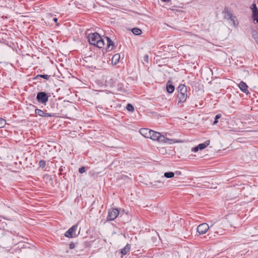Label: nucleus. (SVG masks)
<instances>
[{"instance_id":"8","label":"nucleus","mask_w":258,"mask_h":258,"mask_svg":"<svg viewBox=\"0 0 258 258\" xmlns=\"http://www.w3.org/2000/svg\"><path fill=\"white\" fill-rule=\"evenodd\" d=\"M152 132L151 130L146 128H143L140 129V133L144 137L146 138H149L151 137V133Z\"/></svg>"},{"instance_id":"27","label":"nucleus","mask_w":258,"mask_h":258,"mask_svg":"<svg viewBox=\"0 0 258 258\" xmlns=\"http://www.w3.org/2000/svg\"><path fill=\"white\" fill-rule=\"evenodd\" d=\"M221 117V114H217L215 117V120L214 124H216L218 122V120Z\"/></svg>"},{"instance_id":"18","label":"nucleus","mask_w":258,"mask_h":258,"mask_svg":"<svg viewBox=\"0 0 258 258\" xmlns=\"http://www.w3.org/2000/svg\"><path fill=\"white\" fill-rule=\"evenodd\" d=\"M174 176V173L173 172H165L164 174V176L167 178H170L173 177Z\"/></svg>"},{"instance_id":"19","label":"nucleus","mask_w":258,"mask_h":258,"mask_svg":"<svg viewBox=\"0 0 258 258\" xmlns=\"http://www.w3.org/2000/svg\"><path fill=\"white\" fill-rule=\"evenodd\" d=\"M126 108L130 112H133L135 110L134 106L130 103L127 104Z\"/></svg>"},{"instance_id":"3","label":"nucleus","mask_w":258,"mask_h":258,"mask_svg":"<svg viewBox=\"0 0 258 258\" xmlns=\"http://www.w3.org/2000/svg\"><path fill=\"white\" fill-rule=\"evenodd\" d=\"M49 96L50 95H48L46 93L40 92L37 95L36 99L38 102L45 104L48 101Z\"/></svg>"},{"instance_id":"23","label":"nucleus","mask_w":258,"mask_h":258,"mask_svg":"<svg viewBox=\"0 0 258 258\" xmlns=\"http://www.w3.org/2000/svg\"><path fill=\"white\" fill-rule=\"evenodd\" d=\"M6 123V120L0 117V128L3 127Z\"/></svg>"},{"instance_id":"29","label":"nucleus","mask_w":258,"mask_h":258,"mask_svg":"<svg viewBox=\"0 0 258 258\" xmlns=\"http://www.w3.org/2000/svg\"><path fill=\"white\" fill-rule=\"evenodd\" d=\"M69 246L70 249H73L75 247V244L74 242H72L70 244Z\"/></svg>"},{"instance_id":"26","label":"nucleus","mask_w":258,"mask_h":258,"mask_svg":"<svg viewBox=\"0 0 258 258\" xmlns=\"http://www.w3.org/2000/svg\"><path fill=\"white\" fill-rule=\"evenodd\" d=\"M252 17L254 21H256V22L258 23V12L252 14Z\"/></svg>"},{"instance_id":"34","label":"nucleus","mask_w":258,"mask_h":258,"mask_svg":"<svg viewBox=\"0 0 258 258\" xmlns=\"http://www.w3.org/2000/svg\"><path fill=\"white\" fill-rule=\"evenodd\" d=\"M0 43H2V41L0 40Z\"/></svg>"},{"instance_id":"25","label":"nucleus","mask_w":258,"mask_h":258,"mask_svg":"<svg viewBox=\"0 0 258 258\" xmlns=\"http://www.w3.org/2000/svg\"><path fill=\"white\" fill-rule=\"evenodd\" d=\"M39 165L42 168H44L46 166V162L44 160H40L39 162Z\"/></svg>"},{"instance_id":"30","label":"nucleus","mask_w":258,"mask_h":258,"mask_svg":"<svg viewBox=\"0 0 258 258\" xmlns=\"http://www.w3.org/2000/svg\"><path fill=\"white\" fill-rule=\"evenodd\" d=\"M199 150L198 146H196L193 148H192L191 151L192 152H197Z\"/></svg>"},{"instance_id":"4","label":"nucleus","mask_w":258,"mask_h":258,"mask_svg":"<svg viewBox=\"0 0 258 258\" xmlns=\"http://www.w3.org/2000/svg\"><path fill=\"white\" fill-rule=\"evenodd\" d=\"M118 215L119 211L117 209H109L107 217V220L108 221H113L116 219Z\"/></svg>"},{"instance_id":"2","label":"nucleus","mask_w":258,"mask_h":258,"mask_svg":"<svg viewBox=\"0 0 258 258\" xmlns=\"http://www.w3.org/2000/svg\"><path fill=\"white\" fill-rule=\"evenodd\" d=\"M150 136L151 137H149V139L154 141H158L159 142L167 143L170 144L175 142L173 140L168 139L165 137L164 136L161 135L159 132H155L153 130H152Z\"/></svg>"},{"instance_id":"32","label":"nucleus","mask_w":258,"mask_h":258,"mask_svg":"<svg viewBox=\"0 0 258 258\" xmlns=\"http://www.w3.org/2000/svg\"><path fill=\"white\" fill-rule=\"evenodd\" d=\"M257 36H258V34H257L256 36H255V37H254V38L255 39L256 38H257Z\"/></svg>"},{"instance_id":"21","label":"nucleus","mask_w":258,"mask_h":258,"mask_svg":"<svg viewBox=\"0 0 258 258\" xmlns=\"http://www.w3.org/2000/svg\"><path fill=\"white\" fill-rule=\"evenodd\" d=\"M39 77L43 78L46 80H48L50 77V76H48L47 75H38L35 77V79H37Z\"/></svg>"},{"instance_id":"12","label":"nucleus","mask_w":258,"mask_h":258,"mask_svg":"<svg viewBox=\"0 0 258 258\" xmlns=\"http://www.w3.org/2000/svg\"><path fill=\"white\" fill-rule=\"evenodd\" d=\"M175 88L172 82L169 80L166 84V90L169 93H172L174 91Z\"/></svg>"},{"instance_id":"11","label":"nucleus","mask_w":258,"mask_h":258,"mask_svg":"<svg viewBox=\"0 0 258 258\" xmlns=\"http://www.w3.org/2000/svg\"><path fill=\"white\" fill-rule=\"evenodd\" d=\"M177 97L178 99V104H179L185 102L187 95L186 93H178Z\"/></svg>"},{"instance_id":"16","label":"nucleus","mask_w":258,"mask_h":258,"mask_svg":"<svg viewBox=\"0 0 258 258\" xmlns=\"http://www.w3.org/2000/svg\"><path fill=\"white\" fill-rule=\"evenodd\" d=\"M132 31L135 35H139L142 33V30L138 28H133Z\"/></svg>"},{"instance_id":"14","label":"nucleus","mask_w":258,"mask_h":258,"mask_svg":"<svg viewBox=\"0 0 258 258\" xmlns=\"http://www.w3.org/2000/svg\"><path fill=\"white\" fill-rule=\"evenodd\" d=\"M120 59V55L118 53L115 54L112 57V62L115 64H117Z\"/></svg>"},{"instance_id":"15","label":"nucleus","mask_w":258,"mask_h":258,"mask_svg":"<svg viewBox=\"0 0 258 258\" xmlns=\"http://www.w3.org/2000/svg\"><path fill=\"white\" fill-rule=\"evenodd\" d=\"M210 144V140L206 141L204 143L199 144L198 146L200 150H203L206 148Z\"/></svg>"},{"instance_id":"13","label":"nucleus","mask_w":258,"mask_h":258,"mask_svg":"<svg viewBox=\"0 0 258 258\" xmlns=\"http://www.w3.org/2000/svg\"><path fill=\"white\" fill-rule=\"evenodd\" d=\"M178 93H187V88L184 84H180L177 87Z\"/></svg>"},{"instance_id":"31","label":"nucleus","mask_w":258,"mask_h":258,"mask_svg":"<svg viewBox=\"0 0 258 258\" xmlns=\"http://www.w3.org/2000/svg\"><path fill=\"white\" fill-rule=\"evenodd\" d=\"M53 20L55 22H56L57 21V19L56 18H54L53 19Z\"/></svg>"},{"instance_id":"10","label":"nucleus","mask_w":258,"mask_h":258,"mask_svg":"<svg viewBox=\"0 0 258 258\" xmlns=\"http://www.w3.org/2000/svg\"><path fill=\"white\" fill-rule=\"evenodd\" d=\"M104 39L105 40V42H106V48L109 49V50H112L114 46L113 41L108 37H105Z\"/></svg>"},{"instance_id":"22","label":"nucleus","mask_w":258,"mask_h":258,"mask_svg":"<svg viewBox=\"0 0 258 258\" xmlns=\"http://www.w3.org/2000/svg\"><path fill=\"white\" fill-rule=\"evenodd\" d=\"M251 9L252 10V14L256 13L258 12V9L256 7V5L255 4H253L251 6Z\"/></svg>"},{"instance_id":"28","label":"nucleus","mask_w":258,"mask_h":258,"mask_svg":"<svg viewBox=\"0 0 258 258\" xmlns=\"http://www.w3.org/2000/svg\"><path fill=\"white\" fill-rule=\"evenodd\" d=\"M85 171H86V168L84 166H82L79 169V172L80 173H81V174L84 173L85 172Z\"/></svg>"},{"instance_id":"5","label":"nucleus","mask_w":258,"mask_h":258,"mask_svg":"<svg viewBox=\"0 0 258 258\" xmlns=\"http://www.w3.org/2000/svg\"><path fill=\"white\" fill-rule=\"evenodd\" d=\"M77 228L78 225L77 224L73 225L64 234L65 236L69 238H73L76 237L77 235V234H76Z\"/></svg>"},{"instance_id":"1","label":"nucleus","mask_w":258,"mask_h":258,"mask_svg":"<svg viewBox=\"0 0 258 258\" xmlns=\"http://www.w3.org/2000/svg\"><path fill=\"white\" fill-rule=\"evenodd\" d=\"M88 38L90 44L99 48H102L105 45L104 39L102 38L97 33L90 34Z\"/></svg>"},{"instance_id":"7","label":"nucleus","mask_w":258,"mask_h":258,"mask_svg":"<svg viewBox=\"0 0 258 258\" xmlns=\"http://www.w3.org/2000/svg\"><path fill=\"white\" fill-rule=\"evenodd\" d=\"M35 113L40 116H43V117H52L54 116V115L52 113H45L43 110L39 109H36L35 110Z\"/></svg>"},{"instance_id":"17","label":"nucleus","mask_w":258,"mask_h":258,"mask_svg":"<svg viewBox=\"0 0 258 258\" xmlns=\"http://www.w3.org/2000/svg\"><path fill=\"white\" fill-rule=\"evenodd\" d=\"M233 16L232 14L227 10L225 15V18L229 20L232 18Z\"/></svg>"},{"instance_id":"9","label":"nucleus","mask_w":258,"mask_h":258,"mask_svg":"<svg viewBox=\"0 0 258 258\" xmlns=\"http://www.w3.org/2000/svg\"><path fill=\"white\" fill-rule=\"evenodd\" d=\"M238 86L239 89L243 92L245 93L246 94L249 93L248 90V86L245 83L243 82V81H241L239 84Z\"/></svg>"},{"instance_id":"20","label":"nucleus","mask_w":258,"mask_h":258,"mask_svg":"<svg viewBox=\"0 0 258 258\" xmlns=\"http://www.w3.org/2000/svg\"><path fill=\"white\" fill-rule=\"evenodd\" d=\"M129 249H130V248L127 247V245H126L125 247H124L123 248H122L121 250V253L123 255H125L128 251Z\"/></svg>"},{"instance_id":"24","label":"nucleus","mask_w":258,"mask_h":258,"mask_svg":"<svg viewBox=\"0 0 258 258\" xmlns=\"http://www.w3.org/2000/svg\"><path fill=\"white\" fill-rule=\"evenodd\" d=\"M229 20L231 21L234 26L236 27L238 25V23H236V19L235 17L233 16L232 18Z\"/></svg>"},{"instance_id":"6","label":"nucleus","mask_w":258,"mask_h":258,"mask_svg":"<svg viewBox=\"0 0 258 258\" xmlns=\"http://www.w3.org/2000/svg\"><path fill=\"white\" fill-rule=\"evenodd\" d=\"M210 228H212V225L209 226L207 223H204L199 225L197 228V232L200 234H205Z\"/></svg>"},{"instance_id":"33","label":"nucleus","mask_w":258,"mask_h":258,"mask_svg":"<svg viewBox=\"0 0 258 258\" xmlns=\"http://www.w3.org/2000/svg\"><path fill=\"white\" fill-rule=\"evenodd\" d=\"M171 256H173V253H171Z\"/></svg>"}]
</instances>
